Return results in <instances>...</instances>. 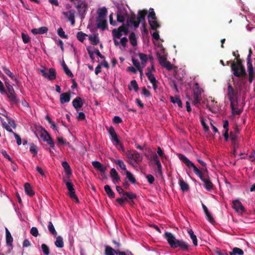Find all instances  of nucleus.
Returning <instances> with one entry per match:
<instances>
[{"instance_id": "obj_43", "label": "nucleus", "mask_w": 255, "mask_h": 255, "mask_svg": "<svg viewBox=\"0 0 255 255\" xmlns=\"http://www.w3.org/2000/svg\"><path fill=\"white\" fill-rule=\"evenodd\" d=\"M129 39L131 44L133 46H135L137 45V40L135 36V34L134 32H131L129 36Z\"/></svg>"}, {"instance_id": "obj_41", "label": "nucleus", "mask_w": 255, "mask_h": 255, "mask_svg": "<svg viewBox=\"0 0 255 255\" xmlns=\"http://www.w3.org/2000/svg\"><path fill=\"white\" fill-rule=\"evenodd\" d=\"M126 177L128 180L132 184H135L136 182V179L133 175L129 171H127L126 173Z\"/></svg>"}, {"instance_id": "obj_59", "label": "nucleus", "mask_w": 255, "mask_h": 255, "mask_svg": "<svg viewBox=\"0 0 255 255\" xmlns=\"http://www.w3.org/2000/svg\"><path fill=\"white\" fill-rule=\"evenodd\" d=\"M148 19H157V17L155 15V13L154 11V10L153 8H150L149 9V13L148 15Z\"/></svg>"}, {"instance_id": "obj_45", "label": "nucleus", "mask_w": 255, "mask_h": 255, "mask_svg": "<svg viewBox=\"0 0 255 255\" xmlns=\"http://www.w3.org/2000/svg\"><path fill=\"white\" fill-rule=\"evenodd\" d=\"M170 101L173 103H176L179 107H182V103L178 96L170 97Z\"/></svg>"}, {"instance_id": "obj_58", "label": "nucleus", "mask_w": 255, "mask_h": 255, "mask_svg": "<svg viewBox=\"0 0 255 255\" xmlns=\"http://www.w3.org/2000/svg\"><path fill=\"white\" fill-rule=\"evenodd\" d=\"M57 33L59 36L64 38H68V36L65 34V32L62 27H60L57 30Z\"/></svg>"}, {"instance_id": "obj_6", "label": "nucleus", "mask_w": 255, "mask_h": 255, "mask_svg": "<svg viewBox=\"0 0 255 255\" xmlns=\"http://www.w3.org/2000/svg\"><path fill=\"white\" fill-rule=\"evenodd\" d=\"M128 26V23H127V25H125V24H123L122 25L119 27L118 29H114L112 30L113 37L117 39H120L122 35L123 32L125 35H127L129 32Z\"/></svg>"}, {"instance_id": "obj_24", "label": "nucleus", "mask_w": 255, "mask_h": 255, "mask_svg": "<svg viewBox=\"0 0 255 255\" xmlns=\"http://www.w3.org/2000/svg\"><path fill=\"white\" fill-rule=\"evenodd\" d=\"M230 138L232 141V144L234 148H238L239 146L238 135L233 133L232 131L230 132Z\"/></svg>"}, {"instance_id": "obj_31", "label": "nucleus", "mask_w": 255, "mask_h": 255, "mask_svg": "<svg viewBox=\"0 0 255 255\" xmlns=\"http://www.w3.org/2000/svg\"><path fill=\"white\" fill-rule=\"evenodd\" d=\"M98 14L99 19H104L107 14V10L106 8L105 7H103L99 8L98 10Z\"/></svg>"}, {"instance_id": "obj_49", "label": "nucleus", "mask_w": 255, "mask_h": 255, "mask_svg": "<svg viewBox=\"0 0 255 255\" xmlns=\"http://www.w3.org/2000/svg\"><path fill=\"white\" fill-rule=\"evenodd\" d=\"M88 35L85 33H83L82 31H79L77 33V38L81 42H83L84 39H85V37L87 36Z\"/></svg>"}, {"instance_id": "obj_28", "label": "nucleus", "mask_w": 255, "mask_h": 255, "mask_svg": "<svg viewBox=\"0 0 255 255\" xmlns=\"http://www.w3.org/2000/svg\"><path fill=\"white\" fill-rule=\"evenodd\" d=\"M148 80L151 83H158V81L156 80L154 75L150 71L149 68H147V72L145 73Z\"/></svg>"}, {"instance_id": "obj_50", "label": "nucleus", "mask_w": 255, "mask_h": 255, "mask_svg": "<svg viewBox=\"0 0 255 255\" xmlns=\"http://www.w3.org/2000/svg\"><path fill=\"white\" fill-rule=\"evenodd\" d=\"M134 151H131L129 150H128L127 151L126 153V155L127 157V158L129 160V163L130 164H132V161L133 160L134 158Z\"/></svg>"}, {"instance_id": "obj_64", "label": "nucleus", "mask_w": 255, "mask_h": 255, "mask_svg": "<svg viewBox=\"0 0 255 255\" xmlns=\"http://www.w3.org/2000/svg\"><path fill=\"white\" fill-rule=\"evenodd\" d=\"M30 232V234L35 237H37L38 236V231L36 227H32Z\"/></svg>"}, {"instance_id": "obj_25", "label": "nucleus", "mask_w": 255, "mask_h": 255, "mask_svg": "<svg viewBox=\"0 0 255 255\" xmlns=\"http://www.w3.org/2000/svg\"><path fill=\"white\" fill-rule=\"evenodd\" d=\"M24 190L25 193L30 197L33 196L35 194L34 191L29 183H25L24 184Z\"/></svg>"}, {"instance_id": "obj_38", "label": "nucleus", "mask_w": 255, "mask_h": 255, "mask_svg": "<svg viewBox=\"0 0 255 255\" xmlns=\"http://www.w3.org/2000/svg\"><path fill=\"white\" fill-rule=\"evenodd\" d=\"M128 88L130 91L132 90L133 88L135 92H137L138 90V86L136 81L135 80H131L130 85L128 86Z\"/></svg>"}, {"instance_id": "obj_1", "label": "nucleus", "mask_w": 255, "mask_h": 255, "mask_svg": "<svg viewBox=\"0 0 255 255\" xmlns=\"http://www.w3.org/2000/svg\"><path fill=\"white\" fill-rule=\"evenodd\" d=\"M243 62V60L240 58V55L238 54L237 56V61H232L231 65V71L233 72L234 76L239 78L237 83H234V85L235 86H238L240 91L242 90V86L247 83L246 77L247 76V73Z\"/></svg>"}, {"instance_id": "obj_63", "label": "nucleus", "mask_w": 255, "mask_h": 255, "mask_svg": "<svg viewBox=\"0 0 255 255\" xmlns=\"http://www.w3.org/2000/svg\"><path fill=\"white\" fill-rule=\"evenodd\" d=\"M21 37H22L23 42L24 43H27L29 42V41L30 40V38H29V36L27 34H26L24 33H22Z\"/></svg>"}, {"instance_id": "obj_60", "label": "nucleus", "mask_w": 255, "mask_h": 255, "mask_svg": "<svg viewBox=\"0 0 255 255\" xmlns=\"http://www.w3.org/2000/svg\"><path fill=\"white\" fill-rule=\"evenodd\" d=\"M162 67L165 68L167 70L170 71L173 69V65L171 64L169 61H166L163 65Z\"/></svg>"}, {"instance_id": "obj_62", "label": "nucleus", "mask_w": 255, "mask_h": 255, "mask_svg": "<svg viewBox=\"0 0 255 255\" xmlns=\"http://www.w3.org/2000/svg\"><path fill=\"white\" fill-rule=\"evenodd\" d=\"M132 62L133 64L136 68L140 71V73H142L141 69L140 68V65L139 62L137 60H136L135 59L132 58Z\"/></svg>"}, {"instance_id": "obj_3", "label": "nucleus", "mask_w": 255, "mask_h": 255, "mask_svg": "<svg viewBox=\"0 0 255 255\" xmlns=\"http://www.w3.org/2000/svg\"><path fill=\"white\" fill-rule=\"evenodd\" d=\"M179 159L182 161L188 168H192L195 174L198 175L200 179L203 182L205 178L202 172L195 166V165L190 161L186 156L181 153L177 154Z\"/></svg>"}, {"instance_id": "obj_20", "label": "nucleus", "mask_w": 255, "mask_h": 255, "mask_svg": "<svg viewBox=\"0 0 255 255\" xmlns=\"http://www.w3.org/2000/svg\"><path fill=\"white\" fill-rule=\"evenodd\" d=\"M110 175L113 179V182L115 184L119 183L121 181L120 177L115 168H112L110 171Z\"/></svg>"}, {"instance_id": "obj_46", "label": "nucleus", "mask_w": 255, "mask_h": 255, "mask_svg": "<svg viewBox=\"0 0 255 255\" xmlns=\"http://www.w3.org/2000/svg\"><path fill=\"white\" fill-rule=\"evenodd\" d=\"M230 255H244V252L240 248H234L232 252L230 253Z\"/></svg>"}, {"instance_id": "obj_53", "label": "nucleus", "mask_w": 255, "mask_h": 255, "mask_svg": "<svg viewBox=\"0 0 255 255\" xmlns=\"http://www.w3.org/2000/svg\"><path fill=\"white\" fill-rule=\"evenodd\" d=\"M47 134H49L45 129L41 128L40 131V136L43 139V140L45 141L46 139H47L48 136H47Z\"/></svg>"}, {"instance_id": "obj_34", "label": "nucleus", "mask_w": 255, "mask_h": 255, "mask_svg": "<svg viewBox=\"0 0 255 255\" xmlns=\"http://www.w3.org/2000/svg\"><path fill=\"white\" fill-rule=\"evenodd\" d=\"M104 189L107 195L110 198H114L115 194L112 190L111 187L109 185H106L104 187Z\"/></svg>"}, {"instance_id": "obj_30", "label": "nucleus", "mask_w": 255, "mask_h": 255, "mask_svg": "<svg viewBox=\"0 0 255 255\" xmlns=\"http://www.w3.org/2000/svg\"><path fill=\"white\" fill-rule=\"evenodd\" d=\"M107 27V22L106 20L99 19L98 20L97 27L102 30L105 29Z\"/></svg>"}, {"instance_id": "obj_2", "label": "nucleus", "mask_w": 255, "mask_h": 255, "mask_svg": "<svg viewBox=\"0 0 255 255\" xmlns=\"http://www.w3.org/2000/svg\"><path fill=\"white\" fill-rule=\"evenodd\" d=\"M164 237L171 248L175 249L179 247L184 251L187 252L189 251L190 247L189 244L182 240L176 239L172 233L165 232Z\"/></svg>"}, {"instance_id": "obj_11", "label": "nucleus", "mask_w": 255, "mask_h": 255, "mask_svg": "<svg viewBox=\"0 0 255 255\" xmlns=\"http://www.w3.org/2000/svg\"><path fill=\"white\" fill-rule=\"evenodd\" d=\"M66 187L69 191V196L70 198L74 199L76 200L77 203L79 202V200L77 195L75 194V189L74 188L73 184L69 181H64Z\"/></svg>"}, {"instance_id": "obj_51", "label": "nucleus", "mask_w": 255, "mask_h": 255, "mask_svg": "<svg viewBox=\"0 0 255 255\" xmlns=\"http://www.w3.org/2000/svg\"><path fill=\"white\" fill-rule=\"evenodd\" d=\"M134 158L133 161L136 163H138L142 160V157L135 150L134 151Z\"/></svg>"}, {"instance_id": "obj_54", "label": "nucleus", "mask_w": 255, "mask_h": 255, "mask_svg": "<svg viewBox=\"0 0 255 255\" xmlns=\"http://www.w3.org/2000/svg\"><path fill=\"white\" fill-rule=\"evenodd\" d=\"M41 249L44 255H49L50 251L49 247L45 244L41 245Z\"/></svg>"}, {"instance_id": "obj_42", "label": "nucleus", "mask_w": 255, "mask_h": 255, "mask_svg": "<svg viewBox=\"0 0 255 255\" xmlns=\"http://www.w3.org/2000/svg\"><path fill=\"white\" fill-rule=\"evenodd\" d=\"M233 107H231L232 109V112L233 115H240L242 112L243 109H237L236 107L238 106V105H236V103H233Z\"/></svg>"}, {"instance_id": "obj_18", "label": "nucleus", "mask_w": 255, "mask_h": 255, "mask_svg": "<svg viewBox=\"0 0 255 255\" xmlns=\"http://www.w3.org/2000/svg\"><path fill=\"white\" fill-rule=\"evenodd\" d=\"M109 133L111 137L112 141L116 142V144H120V141L118 138L117 134L116 133L113 127L111 126L109 128Z\"/></svg>"}, {"instance_id": "obj_12", "label": "nucleus", "mask_w": 255, "mask_h": 255, "mask_svg": "<svg viewBox=\"0 0 255 255\" xmlns=\"http://www.w3.org/2000/svg\"><path fill=\"white\" fill-rule=\"evenodd\" d=\"M147 14V11L145 9L139 10L138 11L137 17V20L136 21V22H135L134 27H138L140 22L145 21V17Z\"/></svg>"}, {"instance_id": "obj_4", "label": "nucleus", "mask_w": 255, "mask_h": 255, "mask_svg": "<svg viewBox=\"0 0 255 255\" xmlns=\"http://www.w3.org/2000/svg\"><path fill=\"white\" fill-rule=\"evenodd\" d=\"M227 97L230 102L231 107H233V103L239 105L240 99L238 96V91L235 90L230 83H228Z\"/></svg>"}, {"instance_id": "obj_29", "label": "nucleus", "mask_w": 255, "mask_h": 255, "mask_svg": "<svg viewBox=\"0 0 255 255\" xmlns=\"http://www.w3.org/2000/svg\"><path fill=\"white\" fill-rule=\"evenodd\" d=\"M62 166L65 170L66 174L69 176L72 174V171L70 165L67 161H63L62 162Z\"/></svg>"}, {"instance_id": "obj_23", "label": "nucleus", "mask_w": 255, "mask_h": 255, "mask_svg": "<svg viewBox=\"0 0 255 255\" xmlns=\"http://www.w3.org/2000/svg\"><path fill=\"white\" fill-rule=\"evenodd\" d=\"M48 31V28L46 26H42L38 28H33L31 30V32L34 34H44Z\"/></svg>"}, {"instance_id": "obj_16", "label": "nucleus", "mask_w": 255, "mask_h": 255, "mask_svg": "<svg viewBox=\"0 0 255 255\" xmlns=\"http://www.w3.org/2000/svg\"><path fill=\"white\" fill-rule=\"evenodd\" d=\"M83 103L82 98L80 97H77L72 101L73 106L77 112L82 108Z\"/></svg>"}, {"instance_id": "obj_56", "label": "nucleus", "mask_w": 255, "mask_h": 255, "mask_svg": "<svg viewBox=\"0 0 255 255\" xmlns=\"http://www.w3.org/2000/svg\"><path fill=\"white\" fill-rule=\"evenodd\" d=\"M29 151L31 153L33 154V156H35L37 154V150L36 146L34 143H31L30 144Z\"/></svg>"}, {"instance_id": "obj_27", "label": "nucleus", "mask_w": 255, "mask_h": 255, "mask_svg": "<svg viewBox=\"0 0 255 255\" xmlns=\"http://www.w3.org/2000/svg\"><path fill=\"white\" fill-rule=\"evenodd\" d=\"M203 182L204 187L207 190L211 191L213 189V184L208 178H206L204 180H203Z\"/></svg>"}, {"instance_id": "obj_22", "label": "nucleus", "mask_w": 255, "mask_h": 255, "mask_svg": "<svg viewBox=\"0 0 255 255\" xmlns=\"http://www.w3.org/2000/svg\"><path fill=\"white\" fill-rule=\"evenodd\" d=\"M202 207L206 215V219L210 223L214 222V219L211 214L209 211L207 207L203 203H202Z\"/></svg>"}, {"instance_id": "obj_7", "label": "nucleus", "mask_w": 255, "mask_h": 255, "mask_svg": "<svg viewBox=\"0 0 255 255\" xmlns=\"http://www.w3.org/2000/svg\"><path fill=\"white\" fill-rule=\"evenodd\" d=\"M40 72L42 74V76L49 80L52 81L54 80L56 77V70L54 68H43L39 70Z\"/></svg>"}, {"instance_id": "obj_5", "label": "nucleus", "mask_w": 255, "mask_h": 255, "mask_svg": "<svg viewBox=\"0 0 255 255\" xmlns=\"http://www.w3.org/2000/svg\"><path fill=\"white\" fill-rule=\"evenodd\" d=\"M252 50L251 48L249 49V53L247 57V66L248 74V81L250 84H252L255 78V70L254 68L252 61L251 59V55Z\"/></svg>"}, {"instance_id": "obj_55", "label": "nucleus", "mask_w": 255, "mask_h": 255, "mask_svg": "<svg viewBox=\"0 0 255 255\" xmlns=\"http://www.w3.org/2000/svg\"><path fill=\"white\" fill-rule=\"evenodd\" d=\"M135 18H136V16H135V14H134V13L131 14L130 16L129 19L127 20V23H128V26H129V23H131V24H133V26H134L135 22H136V21L135 20Z\"/></svg>"}, {"instance_id": "obj_40", "label": "nucleus", "mask_w": 255, "mask_h": 255, "mask_svg": "<svg viewBox=\"0 0 255 255\" xmlns=\"http://www.w3.org/2000/svg\"><path fill=\"white\" fill-rule=\"evenodd\" d=\"M48 229L50 233L52 235L56 236L57 235V233L55 230L54 226L51 221L48 222Z\"/></svg>"}, {"instance_id": "obj_37", "label": "nucleus", "mask_w": 255, "mask_h": 255, "mask_svg": "<svg viewBox=\"0 0 255 255\" xmlns=\"http://www.w3.org/2000/svg\"><path fill=\"white\" fill-rule=\"evenodd\" d=\"M55 245L59 248H62L64 247V242L63 239L62 237L58 236L56 238V241L55 242Z\"/></svg>"}, {"instance_id": "obj_13", "label": "nucleus", "mask_w": 255, "mask_h": 255, "mask_svg": "<svg viewBox=\"0 0 255 255\" xmlns=\"http://www.w3.org/2000/svg\"><path fill=\"white\" fill-rule=\"evenodd\" d=\"M116 190L120 194H123L125 196H127L129 199H134L136 198L135 194L131 192H125L121 186H117Z\"/></svg>"}, {"instance_id": "obj_48", "label": "nucleus", "mask_w": 255, "mask_h": 255, "mask_svg": "<svg viewBox=\"0 0 255 255\" xmlns=\"http://www.w3.org/2000/svg\"><path fill=\"white\" fill-rule=\"evenodd\" d=\"M138 55L141 61L142 65H145L147 61V55L142 53H139Z\"/></svg>"}, {"instance_id": "obj_21", "label": "nucleus", "mask_w": 255, "mask_h": 255, "mask_svg": "<svg viewBox=\"0 0 255 255\" xmlns=\"http://www.w3.org/2000/svg\"><path fill=\"white\" fill-rule=\"evenodd\" d=\"M121 251L119 250H114L111 247L109 246H105V255H114L116 254L117 255H119V252Z\"/></svg>"}, {"instance_id": "obj_15", "label": "nucleus", "mask_w": 255, "mask_h": 255, "mask_svg": "<svg viewBox=\"0 0 255 255\" xmlns=\"http://www.w3.org/2000/svg\"><path fill=\"white\" fill-rule=\"evenodd\" d=\"M75 11L73 9H71L68 11L63 12V14L66 17L68 18L69 21L71 22V23L72 25H73L75 22Z\"/></svg>"}, {"instance_id": "obj_47", "label": "nucleus", "mask_w": 255, "mask_h": 255, "mask_svg": "<svg viewBox=\"0 0 255 255\" xmlns=\"http://www.w3.org/2000/svg\"><path fill=\"white\" fill-rule=\"evenodd\" d=\"M2 69L3 70L5 74L8 76L12 80H16L14 75L9 70V69L7 68L5 66H2Z\"/></svg>"}, {"instance_id": "obj_44", "label": "nucleus", "mask_w": 255, "mask_h": 255, "mask_svg": "<svg viewBox=\"0 0 255 255\" xmlns=\"http://www.w3.org/2000/svg\"><path fill=\"white\" fill-rule=\"evenodd\" d=\"M64 71L65 73L69 77H73L74 76L71 70L68 68L65 62H63L62 64Z\"/></svg>"}, {"instance_id": "obj_61", "label": "nucleus", "mask_w": 255, "mask_h": 255, "mask_svg": "<svg viewBox=\"0 0 255 255\" xmlns=\"http://www.w3.org/2000/svg\"><path fill=\"white\" fill-rule=\"evenodd\" d=\"M94 47H92L91 46H88L87 47V50L88 52V54H89L90 58L92 60H94V59H95V57L94 56V52L92 51V49H94Z\"/></svg>"}, {"instance_id": "obj_32", "label": "nucleus", "mask_w": 255, "mask_h": 255, "mask_svg": "<svg viewBox=\"0 0 255 255\" xmlns=\"http://www.w3.org/2000/svg\"><path fill=\"white\" fill-rule=\"evenodd\" d=\"M179 186L182 191L185 192L189 189V185L185 182L183 179H179Z\"/></svg>"}, {"instance_id": "obj_26", "label": "nucleus", "mask_w": 255, "mask_h": 255, "mask_svg": "<svg viewBox=\"0 0 255 255\" xmlns=\"http://www.w3.org/2000/svg\"><path fill=\"white\" fill-rule=\"evenodd\" d=\"M148 22L152 30H156L160 26V24L158 23L157 20V19H149Z\"/></svg>"}, {"instance_id": "obj_10", "label": "nucleus", "mask_w": 255, "mask_h": 255, "mask_svg": "<svg viewBox=\"0 0 255 255\" xmlns=\"http://www.w3.org/2000/svg\"><path fill=\"white\" fill-rule=\"evenodd\" d=\"M201 91L199 88L198 83L195 84V88L193 90V104L195 105H197L200 103L201 100Z\"/></svg>"}, {"instance_id": "obj_57", "label": "nucleus", "mask_w": 255, "mask_h": 255, "mask_svg": "<svg viewBox=\"0 0 255 255\" xmlns=\"http://www.w3.org/2000/svg\"><path fill=\"white\" fill-rule=\"evenodd\" d=\"M117 20L120 22H124L125 20V16L121 14L120 11H118L117 13Z\"/></svg>"}, {"instance_id": "obj_9", "label": "nucleus", "mask_w": 255, "mask_h": 255, "mask_svg": "<svg viewBox=\"0 0 255 255\" xmlns=\"http://www.w3.org/2000/svg\"><path fill=\"white\" fill-rule=\"evenodd\" d=\"M4 94H5L7 95V98L10 102H12L14 104H17L19 102V99L18 98L12 86L6 88V90H5V92L4 93Z\"/></svg>"}, {"instance_id": "obj_17", "label": "nucleus", "mask_w": 255, "mask_h": 255, "mask_svg": "<svg viewBox=\"0 0 255 255\" xmlns=\"http://www.w3.org/2000/svg\"><path fill=\"white\" fill-rule=\"evenodd\" d=\"M92 164L96 169L101 172V174H104V172L107 169V166H103L99 161H92Z\"/></svg>"}, {"instance_id": "obj_52", "label": "nucleus", "mask_w": 255, "mask_h": 255, "mask_svg": "<svg viewBox=\"0 0 255 255\" xmlns=\"http://www.w3.org/2000/svg\"><path fill=\"white\" fill-rule=\"evenodd\" d=\"M115 163L119 165V166L120 167V168L123 170H127V168H126V166L125 165V164L124 163V162H123V160H116L115 161Z\"/></svg>"}, {"instance_id": "obj_14", "label": "nucleus", "mask_w": 255, "mask_h": 255, "mask_svg": "<svg viewBox=\"0 0 255 255\" xmlns=\"http://www.w3.org/2000/svg\"><path fill=\"white\" fill-rule=\"evenodd\" d=\"M232 207L237 212L243 213L245 212V208L239 200H235L233 201Z\"/></svg>"}, {"instance_id": "obj_19", "label": "nucleus", "mask_w": 255, "mask_h": 255, "mask_svg": "<svg viewBox=\"0 0 255 255\" xmlns=\"http://www.w3.org/2000/svg\"><path fill=\"white\" fill-rule=\"evenodd\" d=\"M71 99V92L62 93L60 96V102L62 104L68 103Z\"/></svg>"}, {"instance_id": "obj_33", "label": "nucleus", "mask_w": 255, "mask_h": 255, "mask_svg": "<svg viewBox=\"0 0 255 255\" xmlns=\"http://www.w3.org/2000/svg\"><path fill=\"white\" fill-rule=\"evenodd\" d=\"M6 242L7 245L11 246L13 242V238L7 228H5Z\"/></svg>"}, {"instance_id": "obj_8", "label": "nucleus", "mask_w": 255, "mask_h": 255, "mask_svg": "<svg viewBox=\"0 0 255 255\" xmlns=\"http://www.w3.org/2000/svg\"><path fill=\"white\" fill-rule=\"evenodd\" d=\"M74 4L77 8L79 15L84 17L88 8V5L82 0H76Z\"/></svg>"}, {"instance_id": "obj_36", "label": "nucleus", "mask_w": 255, "mask_h": 255, "mask_svg": "<svg viewBox=\"0 0 255 255\" xmlns=\"http://www.w3.org/2000/svg\"><path fill=\"white\" fill-rule=\"evenodd\" d=\"M156 55L161 66L167 61L166 56L164 55H161L159 52L156 53Z\"/></svg>"}, {"instance_id": "obj_39", "label": "nucleus", "mask_w": 255, "mask_h": 255, "mask_svg": "<svg viewBox=\"0 0 255 255\" xmlns=\"http://www.w3.org/2000/svg\"><path fill=\"white\" fill-rule=\"evenodd\" d=\"M188 232L190 238L192 239L193 241V245L195 246H197L198 245V242L196 236L194 234L193 231L191 229L189 230Z\"/></svg>"}, {"instance_id": "obj_35", "label": "nucleus", "mask_w": 255, "mask_h": 255, "mask_svg": "<svg viewBox=\"0 0 255 255\" xmlns=\"http://www.w3.org/2000/svg\"><path fill=\"white\" fill-rule=\"evenodd\" d=\"M89 39L93 45H96L99 43V39L97 35L91 34L89 36Z\"/></svg>"}]
</instances>
